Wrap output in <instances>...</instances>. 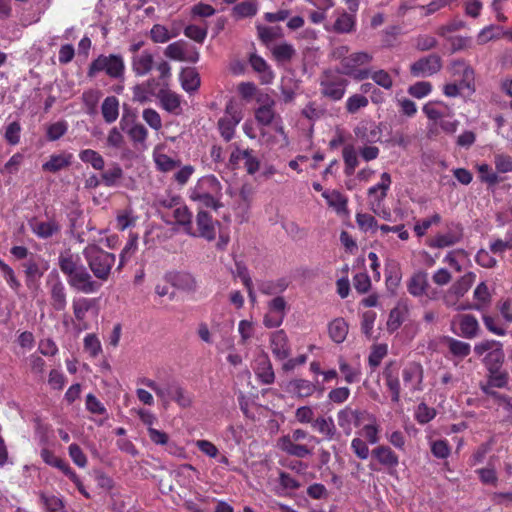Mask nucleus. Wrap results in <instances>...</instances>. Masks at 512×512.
Returning a JSON list of instances; mask_svg holds the SVG:
<instances>
[{
  "instance_id": "nucleus-1",
  "label": "nucleus",
  "mask_w": 512,
  "mask_h": 512,
  "mask_svg": "<svg viewBox=\"0 0 512 512\" xmlns=\"http://www.w3.org/2000/svg\"><path fill=\"white\" fill-rule=\"evenodd\" d=\"M58 266L66 276L68 285L75 291L83 294H93L100 290L101 283L94 280L83 265L78 253H73L70 249L60 252Z\"/></svg>"
},
{
  "instance_id": "nucleus-2",
  "label": "nucleus",
  "mask_w": 512,
  "mask_h": 512,
  "mask_svg": "<svg viewBox=\"0 0 512 512\" xmlns=\"http://www.w3.org/2000/svg\"><path fill=\"white\" fill-rule=\"evenodd\" d=\"M222 184L215 175H205L199 178L189 191L191 201L197 203L200 208H210L217 211L223 206Z\"/></svg>"
},
{
  "instance_id": "nucleus-3",
  "label": "nucleus",
  "mask_w": 512,
  "mask_h": 512,
  "mask_svg": "<svg viewBox=\"0 0 512 512\" xmlns=\"http://www.w3.org/2000/svg\"><path fill=\"white\" fill-rule=\"evenodd\" d=\"M82 254L87 265L96 281L105 282L109 279L111 270L116 262V256L113 253L105 251L95 244L86 246Z\"/></svg>"
},
{
  "instance_id": "nucleus-4",
  "label": "nucleus",
  "mask_w": 512,
  "mask_h": 512,
  "mask_svg": "<svg viewBox=\"0 0 512 512\" xmlns=\"http://www.w3.org/2000/svg\"><path fill=\"white\" fill-rule=\"evenodd\" d=\"M139 383L153 390L164 403L173 400L182 408H188L192 404L191 394L187 393L177 382H170L161 386L150 378H142L139 380Z\"/></svg>"
},
{
  "instance_id": "nucleus-5",
  "label": "nucleus",
  "mask_w": 512,
  "mask_h": 512,
  "mask_svg": "<svg viewBox=\"0 0 512 512\" xmlns=\"http://www.w3.org/2000/svg\"><path fill=\"white\" fill-rule=\"evenodd\" d=\"M348 85L349 80L339 70L326 69L319 77L321 96L332 102H338L343 99Z\"/></svg>"
},
{
  "instance_id": "nucleus-6",
  "label": "nucleus",
  "mask_w": 512,
  "mask_h": 512,
  "mask_svg": "<svg viewBox=\"0 0 512 512\" xmlns=\"http://www.w3.org/2000/svg\"><path fill=\"white\" fill-rule=\"evenodd\" d=\"M125 62L120 54H101L89 65L87 76L95 77L99 73H105L110 79L123 80L125 75Z\"/></svg>"
},
{
  "instance_id": "nucleus-7",
  "label": "nucleus",
  "mask_w": 512,
  "mask_h": 512,
  "mask_svg": "<svg viewBox=\"0 0 512 512\" xmlns=\"http://www.w3.org/2000/svg\"><path fill=\"white\" fill-rule=\"evenodd\" d=\"M373 60V56L368 52H355L343 59V67L341 73L353 77L355 80L362 81L370 76L369 69H361V66L369 64Z\"/></svg>"
},
{
  "instance_id": "nucleus-8",
  "label": "nucleus",
  "mask_w": 512,
  "mask_h": 512,
  "mask_svg": "<svg viewBox=\"0 0 512 512\" xmlns=\"http://www.w3.org/2000/svg\"><path fill=\"white\" fill-rule=\"evenodd\" d=\"M429 288V275L428 272L423 269L414 271L406 281L407 292L415 298L425 296L429 300H435L437 298V292L434 290L429 292Z\"/></svg>"
},
{
  "instance_id": "nucleus-9",
  "label": "nucleus",
  "mask_w": 512,
  "mask_h": 512,
  "mask_svg": "<svg viewBox=\"0 0 512 512\" xmlns=\"http://www.w3.org/2000/svg\"><path fill=\"white\" fill-rule=\"evenodd\" d=\"M94 303V299L86 297H79L73 299V318L70 319V322L72 323L73 328L76 332L80 333L90 328V324L87 320V314L93 307Z\"/></svg>"
},
{
  "instance_id": "nucleus-10",
  "label": "nucleus",
  "mask_w": 512,
  "mask_h": 512,
  "mask_svg": "<svg viewBox=\"0 0 512 512\" xmlns=\"http://www.w3.org/2000/svg\"><path fill=\"white\" fill-rule=\"evenodd\" d=\"M441 69V57L436 53H432L412 63L410 73L414 77H428L438 73Z\"/></svg>"
},
{
  "instance_id": "nucleus-11",
  "label": "nucleus",
  "mask_w": 512,
  "mask_h": 512,
  "mask_svg": "<svg viewBox=\"0 0 512 512\" xmlns=\"http://www.w3.org/2000/svg\"><path fill=\"white\" fill-rule=\"evenodd\" d=\"M452 325L457 326V330L453 329V332L465 339H474L481 333V327L478 319L473 314H459L457 315Z\"/></svg>"
},
{
  "instance_id": "nucleus-12",
  "label": "nucleus",
  "mask_w": 512,
  "mask_h": 512,
  "mask_svg": "<svg viewBox=\"0 0 512 512\" xmlns=\"http://www.w3.org/2000/svg\"><path fill=\"white\" fill-rule=\"evenodd\" d=\"M241 119V113L232 104H228L225 115L218 120V130L226 142L231 141L234 137L235 128Z\"/></svg>"
},
{
  "instance_id": "nucleus-13",
  "label": "nucleus",
  "mask_w": 512,
  "mask_h": 512,
  "mask_svg": "<svg viewBox=\"0 0 512 512\" xmlns=\"http://www.w3.org/2000/svg\"><path fill=\"white\" fill-rule=\"evenodd\" d=\"M392 179L389 173L383 172L380 176V182L368 189V198L371 209L377 212L387 197Z\"/></svg>"
},
{
  "instance_id": "nucleus-14",
  "label": "nucleus",
  "mask_w": 512,
  "mask_h": 512,
  "mask_svg": "<svg viewBox=\"0 0 512 512\" xmlns=\"http://www.w3.org/2000/svg\"><path fill=\"white\" fill-rule=\"evenodd\" d=\"M28 225L32 233L39 239H49L61 231V225L55 218L46 221L32 218Z\"/></svg>"
},
{
  "instance_id": "nucleus-15",
  "label": "nucleus",
  "mask_w": 512,
  "mask_h": 512,
  "mask_svg": "<svg viewBox=\"0 0 512 512\" xmlns=\"http://www.w3.org/2000/svg\"><path fill=\"white\" fill-rule=\"evenodd\" d=\"M259 107L255 110V119L262 126H269L275 116V101L268 94H260L257 97Z\"/></svg>"
},
{
  "instance_id": "nucleus-16",
  "label": "nucleus",
  "mask_w": 512,
  "mask_h": 512,
  "mask_svg": "<svg viewBox=\"0 0 512 512\" xmlns=\"http://www.w3.org/2000/svg\"><path fill=\"white\" fill-rule=\"evenodd\" d=\"M50 293V304L55 311H64L67 306V292L65 285L58 275L47 282Z\"/></svg>"
},
{
  "instance_id": "nucleus-17",
  "label": "nucleus",
  "mask_w": 512,
  "mask_h": 512,
  "mask_svg": "<svg viewBox=\"0 0 512 512\" xmlns=\"http://www.w3.org/2000/svg\"><path fill=\"white\" fill-rule=\"evenodd\" d=\"M156 98L159 100L160 107L173 115H180L182 113L181 96L169 88H159Z\"/></svg>"
},
{
  "instance_id": "nucleus-18",
  "label": "nucleus",
  "mask_w": 512,
  "mask_h": 512,
  "mask_svg": "<svg viewBox=\"0 0 512 512\" xmlns=\"http://www.w3.org/2000/svg\"><path fill=\"white\" fill-rule=\"evenodd\" d=\"M402 378L404 385L409 388L411 392L422 390L421 384L423 381V367L420 363L410 362L403 371Z\"/></svg>"
},
{
  "instance_id": "nucleus-19",
  "label": "nucleus",
  "mask_w": 512,
  "mask_h": 512,
  "mask_svg": "<svg viewBox=\"0 0 512 512\" xmlns=\"http://www.w3.org/2000/svg\"><path fill=\"white\" fill-rule=\"evenodd\" d=\"M196 224L198 228V234L196 233V236L202 237L207 241L215 240L216 225H219V222L214 221L210 213L200 209L196 215Z\"/></svg>"
},
{
  "instance_id": "nucleus-20",
  "label": "nucleus",
  "mask_w": 512,
  "mask_h": 512,
  "mask_svg": "<svg viewBox=\"0 0 512 512\" xmlns=\"http://www.w3.org/2000/svg\"><path fill=\"white\" fill-rule=\"evenodd\" d=\"M270 348L273 356L278 360H285L289 357L291 349L284 330L280 329L271 334Z\"/></svg>"
},
{
  "instance_id": "nucleus-21",
  "label": "nucleus",
  "mask_w": 512,
  "mask_h": 512,
  "mask_svg": "<svg viewBox=\"0 0 512 512\" xmlns=\"http://www.w3.org/2000/svg\"><path fill=\"white\" fill-rule=\"evenodd\" d=\"M371 456L382 467L391 470L399 465V457L387 445H379L371 450Z\"/></svg>"
},
{
  "instance_id": "nucleus-22",
  "label": "nucleus",
  "mask_w": 512,
  "mask_h": 512,
  "mask_svg": "<svg viewBox=\"0 0 512 512\" xmlns=\"http://www.w3.org/2000/svg\"><path fill=\"white\" fill-rule=\"evenodd\" d=\"M463 238V228L460 224L455 226V229L449 230L445 234H438L432 238L428 245L431 248L443 249L459 243Z\"/></svg>"
},
{
  "instance_id": "nucleus-23",
  "label": "nucleus",
  "mask_w": 512,
  "mask_h": 512,
  "mask_svg": "<svg viewBox=\"0 0 512 512\" xmlns=\"http://www.w3.org/2000/svg\"><path fill=\"white\" fill-rule=\"evenodd\" d=\"M409 314L408 300L401 299L397 305L390 311L387 320V330L391 333L397 331Z\"/></svg>"
},
{
  "instance_id": "nucleus-24",
  "label": "nucleus",
  "mask_w": 512,
  "mask_h": 512,
  "mask_svg": "<svg viewBox=\"0 0 512 512\" xmlns=\"http://www.w3.org/2000/svg\"><path fill=\"white\" fill-rule=\"evenodd\" d=\"M249 64L258 74L261 84L267 85L273 82L275 74L263 57L253 53L249 57Z\"/></svg>"
},
{
  "instance_id": "nucleus-25",
  "label": "nucleus",
  "mask_w": 512,
  "mask_h": 512,
  "mask_svg": "<svg viewBox=\"0 0 512 512\" xmlns=\"http://www.w3.org/2000/svg\"><path fill=\"white\" fill-rule=\"evenodd\" d=\"M254 368L258 380L265 385H270L275 380L272 363L266 353H262L256 359Z\"/></svg>"
},
{
  "instance_id": "nucleus-26",
  "label": "nucleus",
  "mask_w": 512,
  "mask_h": 512,
  "mask_svg": "<svg viewBox=\"0 0 512 512\" xmlns=\"http://www.w3.org/2000/svg\"><path fill=\"white\" fill-rule=\"evenodd\" d=\"M383 378L386 386L391 393V400L398 403L400 400V381L398 378V368L394 363H389L383 370Z\"/></svg>"
},
{
  "instance_id": "nucleus-27",
  "label": "nucleus",
  "mask_w": 512,
  "mask_h": 512,
  "mask_svg": "<svg viewBox=\"0 0 512 512\" xmlns=\"http://www.w3.org/2000/svg\"><path fill=\"white\" fill-rule=\"evenodd\" d=\"M154 66L153 55L144 50L140 54H135L131 58V68L136 76L142 77L147 75Z\"/></svg>"
},
{
  "instance_id": "nucleus-28",
  "label": "nucleus",
  "mask_w": 512,
  "mask_h": 512,
  "mask_svg": "<svg viewBox=\"0 0 512 512\" xmlns=\"http://www.w3.org/2000/svg\"><path fill=\"white\" fill-rule=\"evenodd\" d=\"M22 267L24 268L26 284L27 286H31L42 278L48 269V264L46 262L40 263L32 257L26 262L22 263Z\"/></svg>"
},
{
  "instance_id": "nucleus-29",
  "label": "nucleus",
  "mask_w": 512,
  "mask_h": 512,
  "mask_svg": "<svg viewBox=\"0 0 512 512\" xmlns=\"http://www.w3.org/2000/svg\"><path fill=\"white\" fill-rule=\"evenodd\" d=\"M73 161V154L62 152L60 154H52L49 159L42 164L44 172L57 173L68 168Z\"/></svg>"
},
{
  "instance_id": "nucleus-30",
  "label": "nucleus",
  "mask_w": 512,
  "mask_h": 512,
  "mask_svg": "<svg viewBox=\"0 0 512 512\" xmlns=\"http://www.w3.org/2000/svg\"><path fill=\"white\" fill-rule=\"evenodd\" d=\"M322 197L326 200L329 207H332L339 215L348 214V198L338 190H326L322 192Z\"/></svg>"
},
{
  "instance_id": "nucleus-31",
  "label": "nucleus",
  "mask_w": 512,
  "mask_h": 512,
  "mask_svg": "<svg viewBox=\"0 0 512 512\" xmlns=\"http://www.w3.org/2000/svg\"><path fill=\"white\" fill-rule=\"evenodd\" d=\"M509 373L507 370L496 368L488 371L487 382L481 385V390H494V388H505L509 383Z\"/></svg>"
},
{
  "instance_id": "nucleus-32",
  "label": "nucleus",
  "mask_w": 512,
  "mask_h": 512,
  "mask_svg": "<svg viewBox=\"0 0 512 512\" xmlns=\"http://www.w3.org/2000/svg\"><path fill=\"white\" fill-rule=\"evenodd\" d=\"M311 426L323 436V440L331 441L336 438L337 428L332 417L319 416L312 422Z\"/></svg>"
},
{
  "instance_id": "nucleus-33",
  "label": "nucleus",
  "mask_w": 512,
  "mask_h": 512,
  "mask_svg": "<svg viewBox=\"0 0 512 512\" xmlns=\"http://www.w3.org/2000/svg\"><path fill=\"white\" fill-rule=\"evenodd\" d=\"M278 446L286 454L297 458H305L312 454V449L308 446L292 442L287 436L279 439Z\"/></svg>"
},
{
  "instance_id": "nucleus-34",
  "label": "nucleus",
  "mask_w": 512,
  "mask_h": 512,
  "mask_svg": "<svg viewBox=\"0 0 512 512\" xmlns=\"http://www.w3.org/2000/svg\"><path fill=\"white\" fill-rule=\"evenodd\" d=\"M288 391L298 398H307L314 394L316 385L306 379H294L289 382Z\"/></svg>"
},
{
  "instance_id": "nucleus-35",
  "label": "nucleus",
  "mask_w": 512,
  "mask_h": 512,
  "mask_svg": "<svg viewBox=\"0 0 512 512\" xmlns=\"http://www.w3.org/2000/svg\"><path fill=\"white\" fill-rule=\"evenodd\" d=\"M349 330L348 323L344 318H335L328 325V333L331 340L337 344L343 343Z\"/></svg>"
},
{
  "instance_id": "nucleus-36",
  "label": "nucleus",
  "mask_w": 512,
  "mask_h": 512,
  "mask_svg": "<svg viewBox=\"0 0 512 512\" xmlns=\"http://www.w3.org/2000/svg\"><path fill=\"white\" fill-rule=\"evenodd\" d=\"M180 82L186 92L197 91L200 87V75L195 68H184L180 73Z\"/></svg>"
},
{
  "instance_id": "nucleus-37",
  "label": "nucleus",
  "mask_w": 512,
  "mask_h": 512,
  "mask_svg": "<svg viewBox=\"0 0 512 512\" xmlns=\"http://www.w3.org/2000/svg\"><path fill=\"white\" fill-rule=\"evenodd\" d=\"M173 218L178 225L183 226L184 231L191 235L196 236L192 226V213L186 205L177 206L173 210Z\"/></svg>"
},
{
  "instance_id": "nucleus-38",
  "label": "nucleus",
  "mask_w": 512,
  "mask_h": 512,
  "mask_svg": "<svg viewBox=\"0 0 512 512\" xmlns=\"http://www.w3.org/2000/svg\"><path fill=\"white\" fill-rule=\"evenodd\" d=\"M257 35L259 40L266 47H270V44L283 37V30L280 26H265V25H257Z\"/></svg>"
},
{
  "instance_id": "nucleus-39",
  "label": "nucleus",
  "mask_w": 512,
  "mask_h": 512,
  "mask_svg": "<svg viewBox=\"0 0 512 512\" xmlns=\"http://www.w3.org/2000/svg\"><path fill=\"white\" fill-rule=\"evenodd\" d=\"M356 19L353 14L344 11L332 25V31L339 34H348L355 30Z\"/></svg>"
},
{
  "instance_id": "nucleus-40",
  "label": "nucleus",
  "mask_w": 512,
  "mask_h": 512,
  "mask_svg": "<svg viewBox=\"0 0 512 512\" xmlns=\"http://www.w3.org/2000/svg\"><path fill=\"white\" fill-rule=\"evenodd\" d=\"M288 286L289 281L286 278L261 281L258 284L260 292L264 295H277L283 293L288 288Z\"/></svg>"
},
{
  "instance_id": "nucleus-41",
  "label": "nucleus",
  "mask_w": 512,
  "mask_h": 512,
  "mask_svg": "<svg viewBox=\"0 0 512 512\" xmlns=\"http://www.w3.org/2000/svg\"><path fill=\"white\" fill-rule=\"evenodd\" d=\"M271 53L278 63H287L296 55L294 46L287 42H282L271 48Z\"/></svg>"
},
{
  "instance_id": "nucleus-42",
  "label": "nucleus",
  "mask_w": 512,
  "mask_h": 512,
  "mask_svg": "<svg viewBox=\"0 0 512 512\" xmlns=\"http://www.w3.org/2000/svg\"><path fill=\"white\" fill-rule=\"evenodd\" d=\"M103 119L113 123L119 116V101L115 96L106 97L101 106Z\"/></svg>"
},
{
  "instance_id": "nucleus-43",
  "label": "nucleus",
  "mask_w": 512,
  "mask_h": 512,
  "mask_svg": "<svg viewBox=\"0 0 512 512\" xmlns=\"http://www.w3.org/2000/svg\"><path fill=\"white\" fill-rule=\"evenodd\" d=\"M101 171V181L106 187L117 186L123 177V169L117 163H113L108 169Z\"/></svg>"
},
{
  "instance_id": "nucleus-44",
  "label": "nucleus",
  "mask_w": 512,
  "mask_h": 512,
  "mask_svg": "<svg viewBox=\"0 0 512 512\" xmlns=\"http://www.w3.org/2000/svg\"><path fill=\"white\" fill-rule=\"evenodd\" d=\"M138 249V235L131 233L129 235V239L123 247L120 257H119V265L117 267L118 270H121L124 265L132 258V256L136 253Z\"/></svg>"
},
{
  "instance_id": "nucleus-45",
  "label": "nucleus",
  "mask_w": 512,
  "mask_h": 512,
  "mask_svg": "<svg viewBox=\"0 0 512 512\" xmlns=\"http://www.w3.org/2000/svg\"><path fill=\"white\" fill-rule=\"evenodd\" d=\"M172 285L178 289L192 292L197 288L195 278L187 272H178L172 276Z\"/></svg>"
},
{
  "instance_id": "nucleus-46",
  "label": "nucleus",
  "mask_w": 512,
  "mask_h": 512,
  "mask_svg": "<svg viewBox=\"0 0 512 512\" xmlns=\"http://www.w3.org/2000/svg\"><path fill=\"white\" fill-rule=\"evenodd\" d=\"M78 156L82 162L90 164L93 167V169H104L105 161L103 156L98 151L93 149H84L79 152Z\"/></svg>"
},
{
  "instance_id": "nucleus-47",
  "label": "nucleus",
  "mask_w": 512,
  "mask_h": 512,
  "mask_svg": "<svg viewBox=\"0 0 512 512\" xmlns=\"http://www.w3.org/2000/svg\"><path fill=\"white\" fill-rule=\"evenodd\" d=\"M342 156L345 164L344 173L346 176L354 174L356 167L359 164L357 152L352 145H346L342 150Z\"/></svg>"
},
{
  "instance_id": "nucleus-48",
  "label": "nucleus",
  "mask_w": 512,
  "mask_h": 512,
  "mask_svg": "<svg viewBox=\"0 0 512 512\" xmlns=\"http://www.w3.org/2000/svg\"><path fill=\"white\" fill-rule=\"evenodd\" d=\"M126 133L135 146L139 145L141 148H146L148 130L143 124H132Z\"/></svg>"
},
{
  "instance_id": "nucleus-49",
  "label": "nucleus",
  "mask_w": 512,
  "mask_h": 512,
  "mask_svg": "<svg viewBox=\"0 0 512 512\" xmlns=\"http://www.w3.org/2000/svg\"><path fill=\"white\" fill-rule=\"evenodd\" d=\"M476 275L473 272H467L456 280L450 288L454 291L453 293L459 295L461 298L470 290L474 284Z\"/></svg>"
},
{
  "instance_id": "nucleus-50",
  "label": "nucleus",
  "mask_w": 512,
  "mask_h": 512,
  "mask_svg": "<svg viewBox=\"0 0 512 512\" xmlns=\"http://www.w3.org/2000/svg\"><path fill=\"white\" fill-rule=\"evenodd\" d=\"M381 134V129L375 124H372L369 127H358L355 130V135L363 143H375L377 141H380Z\"/></svg>"
},
{
  "instance_id": "nucleus-51",
  "label": "nucleus",
  "mask_w": 512,
  "mask_h": 512,
  "mask_svg": "<svg viewBox=\"0 0 512 512\" xmlns=\"http://www.w3.org/2000/svg\"><path fill=\"white\" fill-rule=\"evenodd\" d=\"M449 352L460 359L467 357L471 352V345L467 342L448 337L446 339Z\"/></svg>"
},
{
  "instance_id": "nucleus-52",
  "label": "nucleus",
  "mask_w": 512,
  "mask_h": 512,
  "mask_svg": "<svg viewBox=\"0 0 512 512\" xmlns=\"http://www.w3.org/2000/svg\"><path fill=\"white\" fill-rule=\"evenodd\" d=\"M505 359V354L503 351V346L497 349H493L485 355L483 358V363L487 369V371L501 368Z\"/></svg>"
},
{
  "instance_id": "nucleus-53",
  "label": "nucleus",
  "mask_w": 512,
  "mask_h": 512,
  "mask_svg": "<svg viewBox=\"0 0 512 512\" xmlns=\"http://www.w3.org/2000/svg\"><path fill=\"white\" fill-rule=\"evenodd\" d=\"M0 272L5 279L7 285L14 291L18 292L21 288V282L16 277L15 271L7 263L0 258Z\"/></svg>"
},
{
  "instance_id": "nucleus-54",
  "label": "nucleus",
  "mask_w": 512,
  "mask_h": 512,
  "mask_svg": "<svg viewBox=\"0 0 512 512\" xmlns=\"http://www.w3.org/2000/svg\"><path fill=\"white\" fill-rule=\"evenodd\" d=\"M356 223L359 229L364 233L374 234L378 230V223L374 216L368 213H357Z\"/></svg>"
},
{
  "instance_id": "nucleus-55",
  "label": "nucleus",
  "mask_w": 512,
  "mask_h": 512,
  "mask_svg": "<svg viewBox=\"0 0 512 512\" xmlns=\"http://www.w3.org/2000/svg\"><path fill=\"white\" fill-rule=\"evenodd\" d=\"M40 500L47 512H64L63 500L54 494H40Z\"/></svg>"
},
{
  "instance_id": "nucleus-56",
  "label": "nucleus",
  "mask_w": 512,
  "mask_h": 512,
  "mask_svg": "<svg viewBox=\"0 0 512 512\" xmlns=\"http://www.w3.org/2000/svg\"><path fill=\"white\" fill-rule=\"evenodd\" d=\"M83 346L84 351L88 353L91 358L98 357L102 352L101 342L94 333H89L84 337Z\"/></svg>"
},
{
  "instance_id": "nucleus-57",
  "label": "nucleus",
  "mask_w": 512,
  "mask_h": 512,
  "mask_svg": "<svg viewBox=\"0 0 512 512\" xmlns=\"http://www.w3.org/2000/svg\"><path fill=\"white\" fill-rule=\"evenodd\" d=\"M154 161L158 170L162 172L172 171L174 168L179 167L181 165L180 160H174L173 158L164 153L154 154Z\"/></svg>"
},
{
  "instance_id": "nucleus-58",
  "label": "nucleus",
  "mask_w": 512,
  "mask_h": 512,
  "mask_svg": "<svg viewBox=\"0 0 512 512\" xmlns=\"http://www.w3.org/2000/svg\"><path fill=\"white\" fill-rule=\"evenodd\" d=\"M436 410L433 407H429L426 403H420L415 410V420L421 424H427L436 417Z\"/></svg>"
},
{
  "instance_id": "nucleus-59",
  "label": "nucleus",
  "mask_w": 512,
  "mask_h": 512,
  "mask_svg": "<svg viewBox=\"0 0 512 512\" xmlns=\"http://www.w3.org/2000/svg\"><path fill=\"white\" fill-rule=\"evenodd\" d=\"M278 482L282 490L277 492L278 495H284L283 491L297 490L301 486L300 482L296 478L292 477L289 473L284 471L279 472Z\"/></svg>"
},
{
  "instance_id": "nucleus-60",
  "label": "nucleus",
  "mask_w": 512,
  "mask_h": 512,
  "mask_svg": "<svg viewBox=\"0 0 512 512\" xmlns=\"http://www.w3.org/2000/svg\"><path fill=\"white\" fill-rule=\"evenodd\" d=\"M474 299L479 301L481 304H474L472 306L473 309L481 311L483 305H487L491 300V295L489 293L488 287L486 283L481 282L478 284L474 290Z\"/></svg>"
},
{
  "instance_id": "nucleus-61",
  "label": "nucleus",
  "mask_w": 512,
  "mask_h": 512,
  "mask_svg": "<svg viewBox=\"0 0 512 512\" xmlns=\"http://www.w3.org/2000/svg\"><path fill=\"white\" fill-rule=\"evenodd\" d=\"M21 131V124L18 121H13L6 126L4 139L8 144L15 146L20 142Z\"/></svg>"
},
{
  "instance_id": "nucleus-62",
  "label": "nucleus",
  "mask_w": 512,
  "mask_h": 512,
  "mask_svg": "<svg viewBox=\"0 0 512 512\" xmlns=\"http://www.w3.org/2000/svg\"><path fill=\"white\" fill-rule=\"evenodd\" d=\"M257 5L253 1H243L233 7V14L239 18L255 16Z\"/></svg>"
},
{
  "instance_id": "nucleus-63",
  "label": "nucleus",
  "mask_w": 512,
  "mask_h": 512,
  "mask_svg": "<svg viewBox=\"0 0 512 512\" xmlns=\"http://www.w3.org/2000/svg\"><path fill=\"white\" fill-rule=\"evenodd\" d=\"M339 370L344 375V379L348 384H353L360 380V370L358 368L352 367L344 360H340Z\"/></svg>"
},
{
  "instance_id": "nucleus-64",
  "label": "nucleus",
  "mask_w": 512,
  "mask_h": 512,
  "mask_svg": "<svg viewBox=\"0 0 512 512\" xmlns=\"http://www.w3.org/2000/svg\"><path fill=\"white\" fill-rule=\"evenodd\" d=\"M350 448L355 456L360 460H366L370 455L368 442L360 437H355L351 440Z\"/></svg>"
}]
</instances>
